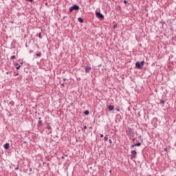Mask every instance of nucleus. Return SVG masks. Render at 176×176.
Returning <instances> with one entry per match:
<instances>
[{
    "label": "nucleus",
    "instance_id": "1",
    "mask_svg": "<svg viewBox=\"0 0 176 176\" xmlns=\"http://www.w3.org/2000/svg\"><path fill=\"white\" fill-rule=\"evenodd\" d=\"M144 64H145V61L142 60V62H136L135 66L138 69H141L142 67H144Z\"/></svg>",
    "mask_w": 176,
    "mask_h": 176
},
{
    "label": "nucleus",
    "instance_id": "2",
    "mask_svg": "<svg viewBox=\"0 0 176 176\" xmlns=\"http://www.w3.org/2000/svg\"><path fill=\"white\" fill-rule=\"evenodd\" d=\"M131 159H135L137 157V151L135 150L131 151Z\"/></svg>",
    "mask_w": 176,
    "mask_h": 176
},
{
    "label": "nucleus",
    "instance_id": "3",
    "mask_svg": "<svg viewBox=\"0 0 176 176\" xmlns=\"http://www.w3.org/2000/svg\"><path fill=\"white\" fill-rule=\"evenodd\" d=\"M73 10H79V6L74 5L69 8V12H73Z\"/></svg>",
    "mask_w": 176,
    "mask_h": 176
},
{
    "label": "nucleus",
    "instance_id": "4",
    "mask_svg": "<svg viewBox=\"0 0 176 176\" xmlns=\"http://www.w3.org/2000/svg\"><path fill=\"white\" fill-rule=\"evenodd\" d=\"M96 17H98V19H102V20L104 19V15L99 12H96Z\"/></svg>",
    "mask_w": 176,
    "mask_h": 176
},
{
    "label": "nucleus",
    "instance_id": "5",
    "mask_svg": "<svg viewBox=\"0 0 176 176\" xmlns=\"http://www.w3.org/2000/svg\"><path fill=\"white\" fill-rule=\"evenodd\" d=\"M91 70V67L90 66H87L85 68V72L87 74L89 72H90V71Z\"/></svg>",
    "mask_w": 176,
    "mask_h": 176
},
{
    "label": "nucleus",
    "instance_id": "6",
    "mask_svg": "<svg viewBox=\"0 0 176 176\" xmlns=\"http://www.w3.org/2000/svg\"><path fill=\"white\" fill-rule=\"evenodd\" d=\"M5 149H9V143H6L4 144Z\"/></svg>",
    "mask_w": 176,
    "mask_h": 176
},
{
    "label": "nucleus",
    "instance_id": "7",
    "mask_svg": "<svg viewBox=\"0 0 176 176\" xmlns=\"http://www.w3.org/2000/svg\"><path fill=\"white\" fill-rule=\"evenodd\" d=\"M47 130H52V126H50V124L47 123Z\"/></svg>",
    "mask_w": 176,
    "mask_h": 176
},
{
    "label": "nucleus",
    "instance_id": "8",
    "mask_svg": "<svg viewBox=\"0 0 176 176\" xmlns=\"http://www.w3.org/2000/svg\"><path fill=\"white\" fill-rule=\"evenodd\" d=\"M115 108V107H113V106H112V105H110V106H109V109L110 110V111H113V109Z\"/></svg>",
    "mask_w": 176,
    "mask_h": 176
},
{
    "label": "nucleus",
    "instance_id": "9",
    "mask_svg": "<svg viewBox=\"0 0 176 176\" xmlns=\"http://www.w3.org/2000/svg\"><path fill=\"white\" fill-rule=\"evenodd\" d=\"M78 21L80 23H83V19H82V18H78Z\"/></svg>",
    "mask_w": 176,
    "mask_h": 176
},
{
    "label": "nucleus",
    "instance_id": "10",
    "mask_svg": "<svg viewBox=\"0 0 176 176\" xmlns=\"http://www.w3.org/2000/svg\"><path fill=\"white\" fill-rule=\"evenodd\" d=\"M135 145L136 146H141V142H138V143L135 144Z\"/></svg>",
    "mask_w": 176,
    "mask_h": 176
},
{
    "label": "nucleus",
    "instance_id": "11",
    "mask_svg": "<svg viewBox=\"0 0 176 176\" xmlns=\"http://www.w3.org/2000/svg\"><path fill=\"white\" fill-rule=\"evenodd\" d=\"M84 113H85V115H89V113H90V112L88 110H86Z\"/></svg>",
    "mask_w": 176,
    "mask_h": 176
},
{
    "label": "nucleus",
    "instance_id": "12",
    "mask_svg": "<svg viewBox=\"0 0 176 176\" xmlns=\"http://www.w3.org/2000/svg\"><path fill=\"white\" fill-rule=\"evenodd\" d=\"M104 140H105V141H108V135H106L104 136Z\"/></svg>",
    "mask_w": 176,
    "mask_h": 176
},
{
    "label": "nucleus",
    "instance_id": "13",
    "mask_svg": "<svg viewBox=\"0 0 176 176\" xmlns=\"http://www.w3.org/2000/svg\"><path fill=\"white\" fill-rule=\"evenodd\" d=\"M38 38H40V39H42V34L41 33L38 34Z\"/></svg>",
    "mask_w": 176,
    "mask_h": 176
},
{
    "label": "nucleus",
    "instance_id": "14",
    "mask_svg": "<svg viewBox=\"0 0 176 176\" xmlns=\"http://www.w3.org/2000/svg\"><path fill=\"white\" fill-rule=\"evenodd\" d=\"M38 126H42V120L38 121Z\"/></svg>",
    "mask_w": 176,
    "mask_h": 176
},
{
    "label": "nucleus",
    "instance_id": "15",
    "mask_svg": "<svg viewBox=\"0 0 176 176\" xmlns=\"http://www.w3.org/2000/svg\"><path fill=\"white\" fill-rule=\"evenodd\" d=\"M14 58H16V56H11V60H14Z\"/></svg>",
    "mask_w": 176,
    "mask_h": 176
},
{
    "label": "nucleus",
    "instance_id": "16",
    "mask_svg": "<svg viewBox=\"0 0 176 176\" xmlns=\"http://www.w3.org/2000/svg\"><path fill=\"white\" fill-rule=\"evenodd\" d=\"M134 146H135V144H132V145L131 146V148H134Z\"/></svg>",
    "mask_w": 176,
    "mask_h": 176
},
{
    "label": "nucleus",
    "instance_id": "17",
    "mask_svg": "<svg viewBox=\"0 0 176 176\" xmlns=\"http://www.w3.org/2000/svg\"><path fill=\"white\" fill-rule=\"evenodd\" d=\"M36 56H37V57H41V54H36Z\"/></svg>",
    "mask_w": 176,
    "mask_h": 176
},
{
    "label": "nucleus",
    "instance_id": "18",
    "mask_svg": "<svg viewBox=\"0 0 176 176\" xmlns=\"http://www.w3.org/2000/svg\"><path fill=\"white\" fill-rule=\"evenodd\" d=\"M21 65H18L17 67H16V69H19V68H21Z\"/></svg>",
    "mask_w": 176,
    "mask_h": 176
},
{
    "label": "nucleus",
    "instance_id": "19",
    "mask_svg": "<svg viewBox=\"0 0 176 176\" xmlns=\"http://www.w3.org/2000/svg\"><path fill=\"white\" fill-rule=\"evenodd\" d=\"M86 129H87V126H84L83 130H86Z\"/></svg>",
    "mask_w": 176,
    "mask_h": 176
},
{
    "label": "nucleus",
    "instance_id": "20",
    "mask_svg": "<svg viewBox=\"0 0 176 176\" xmlns=\"http://www.w3.org/2000/svg\"><path fill=\"white\" fill-rule=\"evenodd\" d=\"M160 103L161 104H164V100H161Z\"/></svg>",
    "mask_w": 176,
    "mask_h": 176
},
{
    "label": "nucleus",
    "instance_id": "21",
    "mask_svg": "<svg viewBox=\"0 0 176 176\" xmlns=\"http://www.w3.org/2000/svg\"><path fill=\"white\" fill-rule=\"evenodd\" d=\"M164 151L165 152H167V148H164Z\"/></svg>",
    "mask_w": 176,
    "mask_h": 176
},
{
    "label": "nucleus",
    "instance_id": "22",
    "mask_svg": "<svg viewBox=\"0 0 176 176\" xmlns=\"http://www.w3.org/2000/svg\"><path fill=\"white\" fill-rule=\"evenodd\" d=\"M109 141L110 144H112V140L110 139Z\"/></svg>",
    "mask_w": 176,
    "mask_h": 176
},
{
    "label": "nucleus",
    "instance_id": "23",
    "mask_svg": "<svg viewBox=\"0 0 176 176\" xmlns=\"http://www.w3.org/2000/svg\"><path fill=\"white\" fill-rule=\"evenodd\" d=\"M124 3H127V1L124 0Z\"/></svg>",
    "mask_w": 176,
    "mask_h": 176
},
{
    "label": "nucleus",
    "instance_id": "24",
    "mask_svg": "<svg viewBox=\"0 0 176 176\" xmlns=\"http://www.w3.org/2000/svg\"><path fill=\"white\" fill-rule=\"evenodd\" d=\"M100 137H101V138H102V137H104V135H103V134H101V135H100Z\"/></svg>",
    "mask_w": 176,
    "mask_h": 176
},
{
    "label": "nucleus",
    "instance_id": "25",
    "mask_svg": "<svg viewBox=\"0 0 176 176\" xmlns=\"http://www.w3.org/2000/svg\"><path fill=\"white\" fill-rule=\"evenodd\" d=\"M15 65H16V67H19V63H15Z\"/></svg>",
    "mask_w": 176,
    "mask_h": 176
},
{
    "label": "nucleus",
    "instance_id": "26",
    "mask_svg": "<svg viewBox=\"0 0 176 176\" xmlns=\"http://www.w3.org/2000/svg\"><path fill=\"white\" fill-rule=\"evenodd\" d=\"M15 170H19V166L16 167Z\"/></svg>",
    "mask_w": 176,
    "mask_h": 176
},
{
    "label": "nucleus",
    "instance_id": "27",
    "mask_svg": "<svg viewBox=\"0 0 176 176\" xmlns=\"http://www.w3.org/2000/svg\"><path fill=\"white\" fill-rule=\"evenodd\" d=\"M28 1H30V2H33L34 0H28Z\"/></svg>",
    "mask_w": 176,
    "mask_h": 176
},
{
    "label": "nucleus",
    "instance_id": "28",
    "mask_svg": "<svg viewBox=\"0 0 176 176\" xmlns=\"http://www.w3.org/2000/svg\"><path fill=\"white\" fill-rule=\"evenodd\" d=\"M132 141H133V142L135 141V138H133V139L132 140Z\"/></svg>",
    "mask_w": 176,
    "mask_h": 176
},
{
    "label": "nucleus",
    "instance_id": "29",
    "mask_svg": "<svg viewBox=\"0 0 176 176\" xmlns=\"http://www.w3.org/2000/svg\"><path fill=\"white\" fill-rule=\"evenodd\" d=\"M113 28H116V25H114V26H113Z\"/></svg>",
    "mask_w": 176,
    "mask_h": 176
},
{
    "label": "nucleus",
    "instance_id": "30",
    "mask_svg": "<svg viewBox=\"0 0 176 176\" xmlns=\"http://www.w3.org/2000/svg\"><path fill=\"white\" fill-rule=\"evenodd\" d=\"M30 171H32V168H30Z\"/></svg>",
    "mask_w": 176,
    "mask_h": 176
},
{
    "label": "nucleus",
    "instance_id": "31",
    "mask_svg": "<svg viewBox=\"0 0 176 176\" xmlns=\"http://www.w3.org/2000/svg\"><path fill=\"white\" fill-rule=\"evenodd\" d=\"M63 80L65 81V80H67V79L64 78Z\"/></svg>",
    "mask_w": 176,
    "mask_h": 176
},
{
    "label": "nucleus",
    "instance_id": "32",
    "mask_svg": "<svg viewBox=\"0 0 176 176\" xmlns=\"http://www.w3.org/2000/svg\"><path fill=\"white\" fill-rule=\"evenodd\" d=\"M24 143H25V144H27V142L25 141Z\"/></svg>",
    "mask_w": 176,
    "mask_h": 176
},
{
    "label": "nucleus",
    "instance_id": "33",
    "mask_svg": "<svg viewBox=\"0 0 176 176\" xmlns=\"http://www.w3.org/2000/svg\"><path fill=\"white\" fill-rule=\"evenodd\" d=\"M62 86H64V84H62Z\"/></svg>",
    "mask_w": 176,
    "mask_h": 176
},
{
    "label": "nucleus",
    "instance_id": "34",
    "mask_svg": "<svg viewBox=\"0 0 176 176\" xmlns=\"http://www.w3.org/2000/svg\"><path fill=\"white\" fill-rule=\"evenodd\" d=\"M38 119L41 120V117Z\"/></svg>",
    "mask_w": 176,
    "mask_h": 176
},
{
    "label": "nucleus",
    "instance_id": "35",
    "mask_svg": "<svg viewBox=\"0 0 176 176\" xmlns=\"http://www.w3.org/2000/svg\"><path fill=\"white\" fill-rule=\"evenodd\" d=\"M71 105H73V104L72 103Z\"/></svg>",
    "mask_w": 176,
    "mask_h": 176
}]
</instances>
